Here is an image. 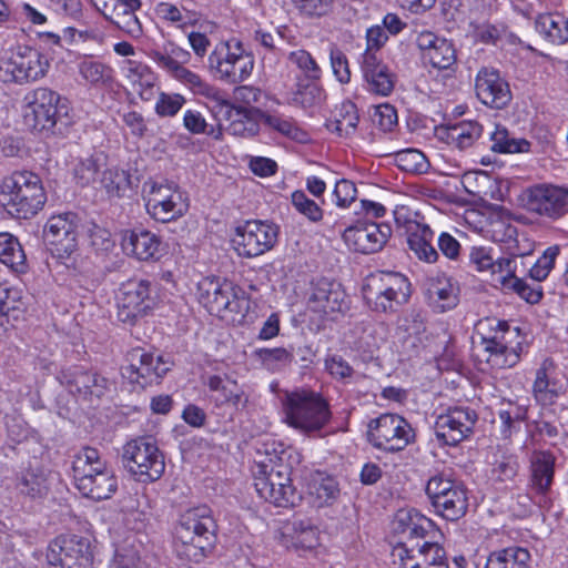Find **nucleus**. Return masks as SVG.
<instances>
[{
  "label": "nucleus",
  "instance_id": "obj_62",
  "mask_svg": "<svg viewBox=\"0 0 568 568\" xmlns=\"http://www.w3.org/2000/svg\"><path fill=\"white\" fill-rule=\"evenodd\" d=\"M325 368L335 379L348 382L355 374L353 367L341 355H328L325 359Z\"/></svg>",
  "mask_w": 568,
  "mask_h": 568
},
{
  "label": "nucleus",
  "instance_id": "obj_52",
  "mask_svg": "<svg viewBox=\"0 0 568 568\" xmlns=\"http://www.w3.org/2000/svg\"><path fill=\"white\" fill-rule=\"evenodd\" d=\"M534 396L541 405H551L561 392V385L550 381L545 368H539L532 387Z\"/></svg>",
  "mask_w": 568,
  "mask_h": 568
},
{
  "label": "nucleus",
  "instance_id": "obj_31",
  "mask_svg": "<svg viewBox=\"0 0 568 568\" xmlns=\"http://www.w3.org/2000/svg\"><path fill=\"white\" fill-rule=\"evenodd\" d=\"M209 62L221 80L233 84L245 80L251 74L254 65L251 54L240 57V59H235V61L230 63L227 61H221V52L216 50L211 53Z\"/></svg>",
  "mask_w": 568,
  "mask_h": 568
},
{
  "label": "nucleus",
  "instance_id": "obj_14",
  "mask_svg": "<svg viewBox=\"0 0 568 568\" xmlns=\"http://www.w3.org/2000/svg\"><path fill=\"white\" fill-rule=\"evenodd\" d=\"M393 556L402 568H449L446 550L438 542H398Z\"/></svg>",
  "mask_w": 568,
  "mask_h": 568
},
{
  "label": "nucleus",
  "instance_id": "obj_48",
  "mask_svg": "<svg viewBox=\"0 0 568 568\" xmlns=\"http://www.w3.org/2000/svg\"><path fill=\"white\" fill-rule=\"evenodd\" d=\"M491 142L489 149L496 153H523L530 150V142L526 139H516L503 125H496L495 130L488 133Z\"/></svg>",
  "mask_w": 568,
  "mask_h": 568
},
{
  "label": "nucleus",
  "instance_id": "obj_58",
  "mask_svg": "<svg viewBox=\"0 0 568 568\" xmlns=\"http://www.w3.org/2000/svg\"><path fill=\"white\" fill-rule=\"evenodd\" d=\"M403 326L408 334L405 344L409 343L412 348H417L422 342L420 335L426 331L425 317L422 312L416 310L409 312L404 318Z\"/></svg>",
  "mask_w": 568,
  "mask_h": 568
},
{
  "label": "nucleus",
  "instance_id": "obj_46",
  "mask_svg": "<svg viewBox=\"0 0 568 568\" xmlns=\"http://www.w3.org/2000/svg\"><path fill=\"white\" fill-rule=\"evenodd\" d=\"M0 262L16 272L27 270V256L16 236L10 233H0Z\"/></svg>",
  "mask_w": 568,
  "mask_h": 568
},
{
  "label": "nucleus",
  "instance_id": "obj_16",
  "mask_svg": "<svg viewBox=\"0 0 568 568\" xmlns=\"http://www.w3.org/2000/svg\"><path fill=\"white\" fill-rule=\"evenodd\" d=\"M211 109L217 121L229 122L226 131L234 136L253 138L260 131V109L236 106L223 97Z\"/></svg>",
  "mask_w": 568,
  "mask_h": 568
},
{
  "label": "nucleus",
  "instance_id": "obj_5",
  "mask_svg": "<svg viewBox=\"0 0 568 568\" xmlns=\"http://www.w3.org/2000/svg\"><path fill=\"white\" fill-rule=\"evenodd\" d=\"M282 406L284 420L304 434L320 432L332 417L328 402L312 389L285 392Z\"/></svg>",
  "mask_w": 568,
  "mask_h": 568
},
{
  "label": "nucleus",
  "instance_id": "obj_38",
  "mask_svg": "<svg viewBox=\"0 0 568 568\" xmlns=\"http://www.w3.org/2000/svg\"><path fill=\"white\" fill-rule=\"evenodd\" d=\"M325 99V92L317 80H302L297 77L295 87L291 90L287 103L302 109L320 105Z\"/></svg>",
  "mask_w": 568,
  "mask_h": 568
},
{
  "label": "nucleus",
  "instance_id": "obj_51",
  "mask_svg": "<svg viewBox=\"0 0 568 568\" xmlns=\"http://www.w3.org/2000/svg\"><path fill=\"white\" fill-rule=\"evenodd\" d=\"M22 494L31 497H41L48 491V478L40 468L24 470L17 484Z\"/></svg>",
  "mask_w": 568,
  "mask_h": 568
},
{
  "label": "nucleus",
  "instance_id": "obj_45",
  "mask_svg": "<svg viewBox=\"0 0 568 568\" xmlns=\"http://www.w3.org/2000/svg\"><path fill=\"white\" fill-rule=\"evenodd\" d=\"M434 509L443 518L452 521L465 516L468 509V496L465 486L455 488L453 493H448L444 498L440 497Z\"/></svg>",
  "mask_w": 568,
  "mask_h": 568
},
{
  "label": "nucleus",
  "instance_id": "obj_50",
  "mask_svg": "<svg viewBox=\"0 0 568 568\" xmlns=\"http://www.w3.org/2000/svg\"><path fill=\"white\" fill-rule=\"evenodd\" d=\"M396 166L407 173L424 174L430 164L423 152L417 149H406L395 153Z\"/></svg>",
  "mask_w": 568,
  "mask_h": 568
},
{
  "label": "nucleus",
  "instance_id": "obj_9",
  "mask_svg": "<svg viewBox=\"0 0 568 568\" xmlns=\"http://www.w3.org/2000/svg\"><path fill=\"white\" fill-rule=\"evenodd\" d=\"M415 437L412 425L397 414H382L368 424V442L378 449L400 452L414 443Z\"/></svg>",
  "mask_w": 568,
  "mask_h": 568
},
{
  "label": "nucleus",
  "instance_id": "obj_34",
  "mask_svg": "<svg viewBox=\"0 0 568 568\" xmlns=\"http://www.w3.org/2000/svg\"><path fill=\"white\" fill-rule=\"evenodd\" d=\"M535 29L544 40L551 44L568 43V18L561 13L538 14L535 20Z\"/></svg>",
  "mask_w": 568,
  "mask_h": 568
},
{
  "label": "nucleus",
  "instance_id": "obj_37",
  "mask_svg": "<svg viewBox=\"0 0 568 568\" xmlns=\"http://www.w3.org/2000/svg\"><path fill=\"white\" fill-rule=\"evenodd\" d=\"M80 493L93 500H104L110 498L118 489V479L112 469L108 466L92 476L89 480L81 481L78 487Z\"/></svg>",
  "mask_w": 568,
  "mask_h": 568
},
{
  "label": "nucleus",
  "instance_id": "obj_3",
  "mask_svg": "<svg viewBox=\"0 0 568 568\" xmlns=\"http://www.w3.org/2000/svg\"><path fill=\"white\" fill-rule=\"evenodd\" d=\"M47 202L40 176L31 171H17L0 183V205L14 219L36 216Z\"/></svg>",
  "mask_w": 568,
  "mask_h": 568
},
{
  "label": "nucleus",
  "instance_id": "obj_27",
  "mask_svg": "<svg viewBox=\"0 0 568 568\" xmlns=\"http://www.w3.org/2000/svg\"><path fill=\"white\" fill-rule=\"evenodd\" d=\"M362 71L369 92L387 97L394 90V74L378 60L375 52H364Z\"/></svg>",
  "mask_w": 568,
  "mask_h": 568
},
{
  "label": "nucleus",
  "instance_id": "obj_33",
  "mask_svg": "<svg viewBox=\"0 0 568 568\" xmlns=\"http://www.w3.org/2000/svg\"><path fill=\"white\" fill-rule=\"evenodd\" d=\"M207 386L212 392H216L215 400L223 405H229L236 410L246 408L248 396L239 386L236 381L223 379L219 375L210 376Z\"/></svg>",
  "mask_w": 568,
  "mask_h": 568
},
{
  "label": "nucleus",
  "instance_id": "obj_49",
  "mask_svg": "<svg viewBox=\"0 0 568 568\" xmlns=\"http://www.w3.org/2000/svg\"><path fill=\"white\" fill-rule=\"evenodd\" d=\"M252 355L264 368L271 372L281 371L294 361L292 352L284 347L256 348Z\"/></svg>",
  "mask_w": 568,
  "mask_h": 568
},
{
  "label": "nucleus",
  "instance_id": "obj_29",
  "mask_svg": "<svg viewBox=\"0 0 568 568\" xmlns=\"http://www.w3.org/2000/svg\"><path fill=\"white\" fill-rule=\"evenodd\" d=\"M483 131V125L477 121H462L452 125L437 128L436 135L448 145L464 151L478 143Z\"/></svg>",
  "mask_w": 568,
  "mask_h": 568
},
{
  "label": "nucleus",
  "instance_id": "obj_39",
  "mask_svg": "<svg viewBox=\"0 0 568 568\" xmlns=\"http://www.w3.org/2000/svg\"><path fill=\"white\" fill-rule=\"evenodd\" d=\"M434 231L427 224H417L416 229L408 234V247L416 257L426 263H435L438 260V252L433 245Z\"/></svg>",
  "mask_w": 568,
  "mask_h": 568
},
{
  "label": "nucleus",
  "instance_id": "obj_2",
  "mask_svg": "<svg viewBox=\"0 0 568 568\" xmlns=\"http://www.w3.org/2000/svg\"><path fill=\"white\" fill-rule=\"evenodd\" d=\"M24 122L45 138L63 135L73 124L70 102L49 88H37L24 98Z\"/></svg>",
  "mask_w": 568,
  "mask_h": 568
},
{
  "label": "nucleus",
  "instance_id": "obj_25",
  "mask_svg": "<svg viewBox=\"0 0 568 568\" xmlns=\"http://www.w3.org/2000/svg\"><path fill=\"white\" fill-rule=\"evenodd\" d=\"M57 378L70 393L79 395L80 392H88V385H84V382H93L92 392L97 398H101L109 389V381L105 377L82 365L63 367Z\"/></svg>",
  "mask_w": 568,
  "mask_h": 568
},
{
  "label": "nucleus",
  "instance_id": "obj_17",
  "mask_svg": "<svg viewBox=\"0 0 568 568\" xmlns=\"http://www.w3.org/2000/svg\"><path fill=\"white\" fill-rule=\"evenodd\" d=\"M151 283L148 280L132 278L123 283L118 294V316L122 322H133L152 307Z\"/></svg>",
  "mask_w": 568,
  "mask_h": 568
},
{
  "label": "nucleus",
  "instance_id": "obj_56",
  "mask_svg": "<svg viewBox=\"0 0 568 568\" xmlns=\"http://www.w3.org/2000/svg\"><path fill=\"white\" fill-rule=\"evenodd\" d=\"M176 79L189 85V88L195 94H200L210 99L213 104H215L223 97L216 88L204 82L197 74L193 73L184 67L182 70H180Z\"/></svg>",
  "mask_w": 568,
  "mask_h": 568
},
{
  "label": "nucleus",
  "instance_id": "obj_11",
  "mask_svg": "<svg viewBox=\"0 0 568 568\" xmlns=\"http://www.w3.org/2000/svg\"><path fill=\"white\" fill-rule=\"evenodd\" d=\"M47 560L54 568H92L91 541L78 535H60L49 544Z\"/></svg>",
  "mask_w": 568,
  "mask_h": 568
},
{
  "label": "nucleus",
  "instance_id": "obj_28",
  "mask_svg": "<svg viewBox=\"0 0 568 568\" xmlns=\"http://www.w3.org/2000/svg\"><path fill=\"white\" fill-rule=\"evenodd\" d=\"M529 485L538 494H546L554 481L556 457L550 450L534 449L529 456Z\"/></svg>",
  "mask_w": 568,
  "mask_h": 568
},
{
  "label": "nucleus",
  "instance_id": "obj_24",
  "mask_svg": "<svg viewBox=\"0 0 568 568\" xmlns=\"http://www.w3.org/2000/svg\"><path fill=\"white\" fill-rule=\"evenodd\" d=\"M416 45L423 52V58L436 69L447 70L456 63L454 44L432 31L418 33Z\"/></svg>",
  "mask_w": 568,
  "mask_h": 568
},
{
  "label": "nucleus",
  "instance_id": "obj_44",
  "mask_svg": "<svg viewBox=\"0 0 568 568\" xmlns=\"http://www.w3.org/2000/svg\"><path fill=\"white\" fill-rule=\"evenodd\" d=\"M126 79L131 82L143 100L151 99L156 77L150 67L142 62L128 60L125 65Z\"/></svg>",
  "mask_w": 568,
  "mask_h": 568
},
{
  "label": "nucleus",
  "instance_id": "obj_43",
  "mask_svg": "<svg viewBox=\"0 0 568 568\" xmlns=\"http://www.w3.org/2000/svg\"><path fill=\"white\" fill-rule=\"evenodd\" d=\"M427 293L430 303L440 312L450 310L457 304V287L445 275L433 278Z\"/></svg>",
  "mask_w": 568,
  "mask_h": 568
},
{
  "label": "nucleus",
  "instance_id": "obj_18",
  "mask_svg": "<svg viewBox=\"0 0 568 568\" xmlns=\"http://www.w3.org/2000/svg\"><path fill=\"white\" fill-rule=\"evenodd\" d=\"M392 235L387 223L359 221L343 232L345 243L356 252L373 254L379 252Z\"/></svg>",
  "mask_w": 568,
  "mask_h": 568
},
{
  "label": "nucleus",
  "instance_id": "obj_54",
  "mask_svg": "<svg viewBox=\"0 0 568 568\" xmlns=\"http://www.w3.org/2000/svg\"><path fill=\"white\" fill-rule=\"evenodd\" d=\"M462 486V483L452 479L448 475L438 473L428 479L425 490L434 507L440 497L444 498L448 493H453L455 488L457 489Z\"/></svg>",
  "mask_w": 568,
  "mask_h": 568
},
{
  "label": "nucleus",
  "instance_id": "obj_12",
  "mask_svg": "<svg viewBox=\"0 0 568 568\" xmlns=\"http://www.w3.org/2000/svg\"><path fill=\"white\" fill-rule=\"evenodd\" d=\"M278 227L265 221H246L236 226L232 244L241 257L252 258L273 248L277 242Z\"/></svg>",
  "mask_w": 568,
  "mask_h": 568
},
{
  "label": "nucleus",
  "instance_id": "obj_61",
  "mask_svg": "<svg viewBox=\"0 0 568 568\" xmlns=\"http://www.w3.org/2000/svg\"><path fill=\"white\" fill-rule=\"evenodd\" d=\"M260 121H263L267 126L276 130L283 135L290 138H296L298 133V128L295 122L290 118H284L278 114H270L262 111L260 114Z\"/></svg>",
  "mask_w": 568,
  "mask_h": 568
},
{
  "label": "nucleus",
  "instance_id": "obj_47",
  "mask_svg": "<svg viewBox=\"0 0 568 568\" xmlns=\"http://www.w3.org/2000/svg\"><path fill=\"white\" fill-rule=\"evenodd\" d=\"M358 121L356 105L352 101L345 100L337 109L335 119L329 121L326 126L338 136H348L355 133Z\"/></svg>",
  "mask_w": 568,
  "mask_h": 568
},
{
  "label": "nucleus",
  "instance_id": "obj_42",
  "mask_svg": "<svg viewBox=\"0 0 568 568\" xmlns=\"http://www.w3.org/2000/svg\"><path fill=\"white\" fill-rule=\"evenodd\" d=\"M530 554L523 547H507L493 551L485 568H529Z\"/></svg>",
  "mask_w": 568,
  "mask_h": 568
},
{
  "label": "nucleus",
  "instance_id": "obj_63",
  "mask_svg": "<svg viewBox=\"0 0 568 568\" xmlns=\"http://www.w3.org/2000/svg\"><path fill=\"white\" fill-rule=\"evenodd\" d=\"M135 11H119L116 12L113 23L132 38H140L143 33L141 22L134 14Z\"/></svg>",
  "mask_w": 568,
  "mask_h": 568
},
{
  "label": "nucleus",
  "instance_id": "obj_4",
  "mask_svg": "<svg viewBox=\"0 0 568 568\" xmlns=\"http://www.w3.org/2000/svg\"><path fill=\"white\" fill-rule=\"evenodd\" d=\"M285 452L258 462L253 470L254 486L261 498L277 507H294L302 496L292 485V467L285 463Z\"/></svg>",
  "mask_w": 568,
  "mask_h": 568
},
{
  "label": "nucleus",
  "instance_id": "obj_36",
  "mask_svg": "<svg viewBox=\"0 0 568 568\" xmlns=\"http://www.w3.org/2000/svg\"><path fill=\"white\" fill-rule=\"evenodd\" d=\"M106 463L101 459L100 453L93 447H83L74 455L72 462L73 478L77 488L81 481L89 480L92 476L101 473L106 467Z\"/></svg>",
  "mask_w": 568,
  "mask_h": 568
},
{
  "label": "nucleus",
  "instance_id": "obj_6",
  "mask_svg": "<svg viewBox=\"0 0 568 568\" xmlns=\"http://www.w3.org/2000/svg\"><path fill=\"white\" fill-rule=\"evenodd\" d=\"M366 303L379 313H394L409 297L407 278L397 273L381 272L371 275L363 285Z\"/></svg>",
  "mask_w": 568,
  "mask_h": 568
},
{
  "label": "nucleus",
  "instance_id": "obj_32",
  "mask_svg": "<svg viewBox=\"0 0 568 568\" xmlns=\"http://www.w3.org/2000/svg\"><path fill=\"white\" fill-rule=\"evenodd\" d=\"M170 367L163 356H154L150 353H142L140 355L139 365L131 364L126 367L130 372L129 377L139 384H151L154 381L162 378Z\"/></svg>",
  "mask_w": 568,
  "mask_h": 568
},
{
  "label": "nucleus",
  "instance_id": "obj_64",
  "mask_svg": "<svg viewBox=\"0 0 568 568\" xmlns=\"http://www.w3.org/2000/svg\"><path fill=\"white\" fill-rule=\"evenodd\" d=\"M98 171H99L98 161L93 158H87L84 160H81L74 166V170H73L74 179L77 180V182L80 185L87 186L95 180Z\"/></svg>",
  "mask_w": 568,
  "mask_h": 568
},
{
  "label": "nucleus",
  "instance_id": "obj_10",
  "mask_svg": "<svg viewBox=\"0 0 568 568\" xmlns=\"http://www.w3.org/2000/svg\"><path fill=\"white\" fill-rule=\"evenodd\" d=\"M48 67V61L39 51L24 48L0 58V81L16 84L37 81L44 77Z\"/></svg>",
  "mask_w": 568,
  "mask_h": 568
},
{
  "label": "nucleus",
  "instance_id": "obj_55",
  "mask_svg": "<svg viewBox=\"0 0 568 568\" xmlns=\"http://www.w3.org/2000/svg\"><path fill=\"white\" fill-rule=\"evenodd\" d=\"M79 73L93 85L105 84L112 79V70L102 62L85 59L78 64Z\"/></svg>",
  "mask_w": 568,
  "mask_h": 568
},
{
  "label": "nucleus",
  "instance_id": "obj_7",
  "mask_svg": "<svg viewBox=\"0 0 568 568\" xmlns=\"http://www.w3.org/2000/svg\"><path fill=\"white\" fill-rule=\"evenodd\" d=\"M122 464L142 483L155 481L165 469L164 456L151 437H138L123 446Z\"/></svg>",
  "mask_w": 568,
  "mask_h": 568
},
{
  "label": "nucleus",
  "instance_id": "obj_41",
  "mask_svg": "<svg viewBox=\"0 0 568 568\" xmlns=\"http://www.w3.org/2000/svg\"><path fill=\"white\" fill-rule=\"evenodd\" d=\"M307 489L312 504L317 508L333 505L339 496L338 484L329 476L313 477Z\"/></svg>",
  "mask_w": 568,
  "mask_h": 568
},
{
  "label": "nucleus",
  "instance_id": "obj_57",
  "mask_svg": "<svg viewBox=\"0 0 568 568\" xmlns=\"http://www.w3.org/2000/svg\"><path fill=\"white\" fill-rule=\"evenodd\" d=\"M287 59L302 72V80H318L321 78V69L318 64L306 50L300 49L292 51Z\"/></svg>",
  "mask_w": 568,
  "mask_h": 568
},
{
  "label": "nucleus",
  "instance_id": "obj_13",
  "mask_svg": "<svg viewBox=\"0 0 568 568\" xmlns=\"http://www.w3.org/2000/svg\"><path fill=\"white\" fill-rule=\"evenodd\" d=\"M77 237L78 215L73 212L53 215L44 225V243L57 258H68L77 251Z\"/></svg>",
  "mask_w": 568,
  "mask_h": 568
},
{
  "label": "nucleus",
  "instance_id": "obj_8",
  "mask_svg": "<svg viewBox=\"0 0 568 568\" xmlns=\"http://www.w3.org/2000/svg\"><path fill=\"white\" fill-rule=\"evenodd\" d=\"M142 192L146 211L155 221L168 223L189 210L187 197L173 182L149 180L144 182Z\"/></svg>",
  "mask_w": 568,
  "mask_h": 568
},
{
  "label": "nucleus",
  "instance_id": "obj_21",
  "mask_svg": "<svg viewBox=\"0 0 568 568\" xmlns=\"http://www.w3.org/2000/svg\"><path fill=\"white\" fill-rule=\"evenodd\" d=\"M199 301L210 313L236 312L237 288L231 281L204 277L197 284Z\"/></svg>",
  "mask_w": 568,
  "mask_h": 568
},
{
  "label": "nucleus",
  "instance_id": "obj_19",
  "mask_svg": "<svg viewBox=\"0 0 568 568\" xmlns=\"http://www.w3.org/2000/svg\"><path fill=\"white\" fill-rule=\"evenodd\" d=\"M528 211L550 219L568 213V189L554 185H535L525 194Z\"/></svg>",
  "mask_w": 568,
  "mask_h": 568
},
{
  "label": "nucleus",
  "instance_id": "obj_30",
  "mask_svg": "<svg viewBox=\"0 0 568 568\" xmlns=\"http://www.w3.org/2000/svg\"><path fill=\"white\" fill-rule=\"evenodd\" d=\"M284 536L295 548L311 550L320 545V529L311 518L294 517L284 526Z\"/></svg>",
  "mask_w": 568,
  "mask_h": 568
},
{
  "label": "nucleus",
  "instance_id": "obj_40",
  "mask_svg": "<svg viewBox=\"0 0 568 568\" xmlns=\"http://www.w3.org/2000/svg\"><path fill=\"white\" fill-rule=\"evenodd\" d=\"M397 521L402 528V532L407 537V540L404 542H422L434 527L430 519L416 510H400L397 514Z\"/></svg>",
  "mask_w": 568,
  "mask_h": 568
},
{
  "label": "nucleus",
  "instance_id": "obj_22",
  "mask_svg": "<svg viewBox=\"0 0 568 568\" xmlns=\"http://www.w3.org/2000/svg\"><path fill=\"white\" fill-rule=\"evenodd\" d=\"M476 95L481 103L493 109H504L511 101L509 84L500 73L490 68H481L475 79Z\"/></svg>",
  "mask_w": 568,
  "mask_h": 568
},
{
  "label": "nucleus",
  "instance_id": "obj_20",
  "mask_svg": "<svg viewBox=\"0 0 568 568\" xmlns=\"http://www.w3.org/2000/svg\"><path fill=\"white\" fill-rule=\"evenodd\" d=\"M520 329L514 327L510 329L507 322L497 323V332L493 337L483 338L484 349L489 355L487 362L497 368H507L515 366L520 358L521 344L518 342L515 346L507 336L518 337Z\"/></svg>",
  "mask_w": 568,
  "mask_h": 568
},
{
  "label": "nucleus",
  "instance_id": "obj_23",
  "mask_svg": "<svg viewBox=\"0 0 568 568\" xmlns=\"http://www.w3.org/2000/svg\"><path fill=\"white\" fill-rule=\"evenodd\" d=\"M314 312L331 315L347 310V295L341 283L322 277L313 282L308 298Z\"/></svg>",
  "mask_w": 568,
  "mask_h": 568
},
{
  "label": "nucleus",
  "instance_id": "obj_59",
  "mask_svg": "<svg viewBox=\"0 0 568 568\" xmlns=\"http://www.w3.org/2000/svg\"><path fill=\"white\" fill-rule=\"evenodd\" d=\"M185 14H182V11L174 4L168 2H160L155 7V13L159 18L170 21L172 23H180V26H185L192 23L196 20V13L183 7Z\"/></svg>",
  "mask_w": 568,
  "mask_h": 568
},
{
  "label": "nucleus",
  "instance_id": "obj_26",
  "mask_svg": "<svg viewBox=\"0 0 568 568\" xmlns=\"http://www.w3.org/2000/svg\"><path fill=\"white\" fill-rule=\"evenodd\" d=\"M123 250L140 261L158 260L160 257V237L143 227L125 230L122 233Z\"/></svg>",
  "mask_w": 568,
  "mask_h": 568
},
{
  "label": "nucleus",
  "instance_id": "obj_53",
  "mask_svg": "<svg viewBox=\"0 0 568 568\" xmlns=\"http://www.w3.org/2000/svg\"><path fill=\"white\" fill-rule=\"evenodd\" d=\"M101 184L110 196L121 197L130 189L131 178L126 171L111 168L103 172Z\"/></svg>",
  "mask_w": 568,
  "mask_h": 568
},
{
  "label": "nucleus",
  "instance_id": "obj_35",
  "mask_svg": "<svg viewBox=\"0 0 568 568\" xmlns=\"http://www.w3.org/2000/svg\"><path fill=\"white\" fill-rule=\"evenodd\" d=\"M27 311V302L20 288L0 283V324L21 320Z\"/></svg>",
  "mask_w": 568,
  "mask_h": 568
},
{
  "label": "nucleus",
  "instance_id": "obj_15",
  "mask_svg": "<svg viewBox=\"0 0 568 568\" xmlns=\"http://www.w3.org/2000/svg\"><path fill=\"white\" fill-rule=\"evenodd\" d=\"M478 416L469 407L449 408L440 414L435 422V436L443 445L456 446L474 430Z\"/></svg>",
  "mask_w": 568,
  "mask_h": 568
},
{
  "label": "nucleus",
  "instance_id": "obj_60",
  "mask_svg": "<svg viewBox=\"0 0 568 568\" xmlns=\"http://www.w3.org/2000/svg\"><path fill=\"white\" fill-rule=\"evenodd\" d=\"M292 204L301 214L305 215L312 222H318L323 217V211L318 204L308 199L303 191L292 193Z\"/></svg>",
  "mask_w": 568,
  "mask_h": 568
},
{
  "label": "nucleus",
  "instance_id": "obj_1",
  "mask_svg": "<svg viewBox=\"0 0 568 568\" xmlns=\"http://www.w3.org/2000/svg\"><path fill=\"white\" fill-rule=\"evenodd\" d=\"M219 526L206 505L185 510L175 528L174 550L180 559L200 562L209 557L217 542Z\"/></svg>",
  "mask_w": 568,
  "mask_h": 568
}]
</instances>
